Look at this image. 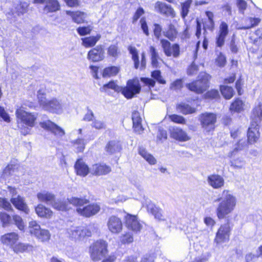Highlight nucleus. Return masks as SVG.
Returning a JSON list of instances; mask_svg holds the SVG:
<instances>
[{
	"mask_svg": "<svg viewBox=\"0 0 262 262\" xmlns=\"http://www.w3.org/2000/svg\"><path fill=\"white\" fill-rule=\"evenodd\" d=\"M214 202H219L215 209L218 220L227 219L226 222L220 226L214 238V242L216 245H220L230 240L233 225L228 218L236 207L237 199L230 190L224 189L222 192V196L216 199Z\"/></svg>",
	"mask_w": 262,
	"mask_h": 262,
	"instance_id": "1",
	"label": "nucleus"
},
{
	"mask_svg": "<svg viewBox=\"0 0 262 262\" xmlns=\"http://www.w3.org/2000/svg\"><path fill=\"white\" fill-rule=\"evenodd\" d=\"M90 199L83 197L73 196L70 198V202L76 208L77 212L81 216L89 218L97 214L101 209L97 203H90Z\"/></svg>",
	"mask_w": 262,
	"mask_h": 262,
	"instance_id": "2",
	"label": "nucleus"
},
{
	"mask_svg": "<svg viewBox=\"0 0 262 262\" xmlns=\"http://www.w3.org/2000/svg\"><path fill=\"white\" fill-rule=\"evenodd\" d=\"M109 252L108 244L103 239L94 241L89 246L88 253L91 260L98 262L106 256Z\"/></svg>",
	"mask_w": 262,
	"mask_h": 262,
	"instance_id": "3",
	"label": "nucleus"
},
{
	"mask_svg": "<svg viewBox=\"0 0 262 262\" xmlns=\"http://www.w3.org/2000/svg\"><path fill=\"white\" fill-rule=\"evenodd\" d=\"M15 114L20 122L25 125L19 128L21 134L23 136L28 135L30 133V128L35 125L37 116L34 113L27 112L21 108L16 110Z\"/></svg>",
	"mask_w": 262,
	"mask_h": 262,
	"instance_id": "4",
	"label": "nucleus"
},
{
	"mask_svg": "<svg viewBox=\"0 0 262 262\" xmlns=\"http://www.w3.org/2000/svg\"><path fill=\"white\" fill-rule=\"evenodd\" d=\"M211 76L206 73L200 74L198 79L186 84V88L196 94H203L210 86Z\"/></svg>",
	"mask_w": 262,
	"mask_h": 262,
	"instance_id": "5",
	"label": "nucleus"
},
{
	"mask_svg": "<svg viewBox=\"0 0 262 262\" xmlns=\"http://www.w3.org/2000/svg\"><path fill=\"white\" fill-rule=\"evenodd\" d=\"M199 121L202 128L206 133L213 132L216 127L217 114L212 112H204L199 115Z\"/></svg>",
	"mask_w": 262,
	"mask_h": 262,
	"instance_id": "6",
	"label": "nucleus"
},
{
	"mask_svg": "<svg viewBox=\"0 0 262 262\" xmlns=\"http://www.w3.org/2000/svg\"><path fill=\"white\" fill-rule=\"evenodd\" d=\"M141 86L137 78H133L127 81L126 85L122 87L121 92L127 99H132L140 93Z\"/></svg>",
	"mask_w": 262,
	"mask_h": 262,
	"instance_id": "7",
	"label": "nucleus"
},
{
	"mask_svg": "<svg viewBox=\"0 0 262 262\" xmlns=\"http://www.w3.org/2000/svg\"><path fill=\"white\" fill-rule=\"evenodd\" d=\"M107 226L111 233L118 234L122 231L123 224L120 217L117 215H113L108 217Z\"/></svg>",
	"mask_w": 262,
	"mask_h": 262,
	"instance_id": "8",
	"label": "nucleus"
},
{
	"mask_svg": "<svg viewBox=\"0 0 262 262\" xmlns=\"http://www.w3.org/2000/svg\"><path fill=\"white\" fill-rule=\"evenodd\" d=\"M70 237L72 239L80 241L92 236V232L86 226H78L71 230L69 233Z\"/></svg>",
	"mask_w": 262,
	"mask_h": 262,
	"instance_id": "9",
	"label": "nucleus"
},
{
	"mask_svg": "<svg viewBox=\"0 0 262 262\" xmlns=\"http://www.w3.org/2000/svg\"><path fill=\"white\" fill-rule=\"evenodd\" d=\"M259 126L256 122H252L247 132L248 144H254L260 138Z\"/></svg>",
	"mask_w": 262,
	"mask_h": 262,
	"instance_id": "10",
	"label": "nucleus"
},
{
	"mask_svg": "<svg viewBox=\"0 0 262 262\" xmlns=\"http://www.w3.org/2000/svg\"><path fill=\"white\" fill-rule=\"evenodd\" d=\"M160 42L164 53L167 56H173L178 57L180 55V47L178 44L174 43L171 45L169 41L162 39Z\"/></svg>",
	"mask_w": 262,
	"mask_h": 262,
	"instance_id": "11",
	"label": "nucleus"
},
{
	"mask_svg": "<svg viewBox=\"0 0 262 262\" xmlns=\"http://www.w3.org/2000/svg\"><path fill=\"white\" fill-rule=\"evenodd\" d=\"M170 138L179 142L189 141L191 138L182 128L172 126L169 129Z\"/></svg>",
	"mask_w": 262,
	"mask_h": 262,
	"instance_id": "12",
	"label": "nucleus"
},
{
	"mask_svg": "<svg viewBox=\"0 0 262 262\" xmlns=\"http://www.w3.org/2000/svg\"><path fill=\"white\" fill-rule=\"evenodd\" d=\"M40 104L49 112L55 113L60 114L62 111V107L59 102L56 99H52L50 100H39Z\"/></svg>",
	"mask_w": 262,
	"mask_h": 262,
	"instance_id": "13",
	"label": "nucleus"
},
{
	"mask_svg": "<svg viewBox=\"0 0 262 262\" xmlns=\"http://www.w3.org/2000/svg\"><path fill=\"white\" fill-rule=\"evenodd\" d=\"M40 126L45 130H49L54 135L62 137L64 135V130L50 120L40 122Z\"/></svg>",
	"mask_w": 262,
	"mask_h": 262,
	"instance_id": "14",
	"label": "nucleus"
},
{
	"mask_svg": "<svg viewBox=\"0 0 262 262\" xmlns=\"http://www.w3.org/2000/svg\"><path fill=\"white\" fill-rule=\"evenodd\" d=\"M105 57V51L102 45L97 46L88 53V58L93 62L102 60Z\"/></svg>",
	"mask_w": 262,
	"mask_h": 262,
	"instance_id": "15",
	"label": "nucleus"
},
{
	"mask_svg": "<svg viewBox=\"0 0 262 262\" xmlns=\"http://www.w3.org/2000/svg\"><path fill=\"white\" fill-rule=\"evenodd\" d=\"M111 166L103 163H96L92 165L91 174L93 176H101L106 175L111 172Z\"/></svg>",
	"mask_w": 262,
	"mask_h": 262,
	"instance_id": "16",
	"label": "nucleus"
},
{
	"mask_svg": "<svg viewBox=\"0 0 262 262\" xmlns=\"http://www.w3.org/2000/svg\"><path fill=\"white\" fill-rule=\"evenodd\" d=\"M125 224L128 229L136 232L140 231L142 228L137 215H135L127 214L125 217Z\"/></svg>",
	"mask_w": 262,
	"mask_h": 262,
	"instance_id": "17",
	"label": "nucleus"
},
{
	"mask_svg": "<svg viewBox=\"0 0 262 262\" xmlns=\"http://www.w3.org/2000/svg\"><path fill=\"white\" fill-rule=\"evenodd\" d=\"M10 202L13 204L14 207L26 214H29L30 210L25 202V199L21 196L18 195L16 197H12L10 199Z\"/></svg>",
	"mask_w": 262,
	"mask_h": 262,
	"instance_id": "18",
	"label": "nucleus"
},
{
	"mask_svg": "<svg viewBox=\"0 0 262 262\" xmlns=\"http://www.w3.org/2000/svg\"><path fill=\"white\" fill-rule=\"evenodd\" d=\"M228 33V25L225 21H222L216 38V43L217 47H221L224 45L225 38Z\"/></svg>",
	"mask_w": 262,
	"mask_h": 262,
	"instance_id": "19",
	"label": "nucleus"
},
{
	"mask_svg": "<svg viewBox=\"0 0 262 262\" xmlns=\"http://www.w3.org/2000/svg\"><path fill=\"white\" fill-rule=\"evenodd\" d=\"M74 167L76 174L82 177L86 176L90 171L89 166L81 158L76 160Z\"/></svg>",
	"mask_w": 262,
	"mask_h": 262,
	"instance_id": "20",
	"label": "nucleus"
},
{
	"mask_svg": "<svg viewBox=\"0 0 262 262\" xmlns=\"http://www.w3.org/2000/svg\"><path fill=\"white\" fill-rule=\"evenodd\" d=\"M132 119L134 132L138 134H142L144 128L142 124V118L140 114L138 111L133 112Z\"/></svg>",
	"mask_w": 262,
	"mask_h": 262,
	"instance_id": "21",
	"label": "nucleus"
},
{
	"mask_svg": "<svg viewBox=\"0 0 262 262\" xmlns=\"http://www.w3.org/2000/svg\"><path fill=\"white\" fill-rule=\"evenodd\" d=\"M128 50L132 55V59L134 62V66H139L140 63H141V66H146V61L144 52H143L141 54V59L140 61L139 52L135 47L129 46Z\"/></svg>",
	"mask_w": 262,
	"mask_h": 262,
	"instance_id": "22",
	"label": "nucleus"
},
{
	"mask_svg": "<svg viewBox=\"0 0 262 262\" xmlns=\"http://www.w3.org/2000/svg\"><path fill=\"white\" fill-rule=\"evenodd\" d=\"M105 151L108 155H113L120 152L122 149V145L118 140H113L108 141L104 148Z\"/></svg>",
	"mask_w": 262,
	"mask_h": 262,
	"instance_id": "23",
	"label": "nucleus"
},
{
	"mask_svg": "<svg viewBox=\"0 0 262 262\" xmlns=\"http://www.w3.org/2000/svg\"><path fill=\"white\" fill-rule=\"evenodd\" d=\"M207 181L209 185L214 189L221 188L225 184L223 178L218 174H212L208 176Z\"/></svg>",
	"mask_w": 262,
	"mask_h": 262,
	"instance_id": "24",
	"label": "nucleus"
},
{
	"mask_svg": "<svg viewBox=\"0 0 262 262\" xmlns=\"http://www.w3.org/2000/svg\"><path fill=\"white\" fill-rule=\"evenodd\" d=\"M19 239V235L14 232H9L1 237V241L4 244L11 248Z\"/></svg>",
	"mask_w": 262,
	"mask_h": 262,
	"instance_id": "25",
	"label": "nucleus"
},
{
	"mask_svg": "<svg viewBox=\"0 0 262 262\" xmlns=\"http://www.w3.org/2000/svg\"><path fill=\"white\" fill-rule=\"evenodd\" d=\"M155 9L160 13L173 17L175 16V12L170 6L161 2H157L155 4Z\"/></svg>",
	"mask_w": 262,
	"mask_h": 262,
	"instance_id": "26",
	"label": "nucleus"
},
{
	"mask_svg": "<svg viewBox=\"0 0 262 262\" xmlns=\"http://www.w3.org/2000/svg\"><path fill=\"white\" fill-rule=\"evenodd\" d=\"M245 103L239 98H235L231 103L229 111L231 113H239L244 110Z\"/></svg>",
	"mask_w": 262,
	"mask_h": 262,
	"instance_id": "27",
	"label": "nucleus"
},
{
	"mask_svg": "<svg viewBox=\"0 0 262 262\" xmlns=\"http://www.w3.org/2000/svg\"><path fill=\"white\" fill-rule=\"evenodd\" d=\"M37 197L39 201L52 205L55 201V195L48 191H43L37 194Z\"/></svg>",
	"mask_w": 262,
	"mask_h": 262,
	"instance_id": "28",
	"label": "nucleus"
},
{
	"mask_svg": "<svg viewBox=\"0 0 262 262\" xmlns=\"http://www.w3.org/2000/svg\"><path fill=\"white\" fill-rule=\"evenodd\" d=\"M35 210L38 216L41 217L50 219L53 214V212L51 209L42 204L37 205Z\"/></svg>",
	"mask_w": 262,
	"mask_h": 262,
	"instance_id": "29",
	"label": "nucleus"
},
{
	"mask_svg": "<svg viewBox=\"0 0 262 262\" xmlns=\"http://www.w3.org/2000/svg\"><path fill=\"white\" fill-rule=\"evenodd\" d=\"M220 98L219 91L215 89L206 91L202 95V98L208 101H216L220 100Z\"/></svg>",
	"mask_w": 262,
	"mask_h": 262,
	"instance_id": "30",
	"label": "nucleus"
},
{
	"mask_svg": "<svg viewBox=\"0 0 262 262\" xmlns=\"http://www.w3.org/2000/svg\"><path fill=\"white\" fill-rule=\"evenodd\" d=\"M66 14L70 16L73 20L77 24L84 23L86 17V14L85 13L80 11L73 12L66 11Z\"/></svg>",
	"mask_w": 262,
	"mask_h": 262,
	"instance_id": "31",
	"label": "nucleus"
},
{
	"mask_svg": "<svg viewBox=\"0 0 262 262\" xmlns=\"http://www.w3.org/2000/svg\"><path fill=\"white\" fill-rule=\"evenodd\" d=\"M70 205H72V203L70 202V199H68L67 201H62L55 199V202L52 203V206L57 210L66 211L71 208Z\"/></svg>",
	"mask_w": 262,
	"mask_h": 262,
	"instance_id": "32",
	"label": "nucleus"
},
{
	"mask_svg": "<svg viewBox=\"0 0 262 262\" xmlns=\"http://www.w3.org/2000/svg\"><path fill=\"white\" fill-rule=\"evenodd\" d=\"M71 146L76 153L82 152L84 149L85 143L82 138H78L71 141Z\"/></svg>",
	"mask_w": 262,
	"mask_h": 262,
	"instance_id": "33",
	"label": "nucleus"
},
{
	"mask_svg": "<svg viewBox=\"0 0 262 262\" xmlns=\"http://www.w3.org/2000/svg\"><path fill=\"white\" fill-rule=\"evenodd\" d=\"M11 248L15 253H19L32 250L33 246L31 245L23 243H16Z\"/></svg>",
	"mask_w": 262,
	"mask_h": 262,
	"instance_id": "34",
	"label": "nucleus"
},
{
	"mask_svg": "<svg viewBox=\"0 0 262 262\" xmlns=\"http://www.w3.org/2000/svg\"><path fill=\"white\" fill-rule=\"evenodd\" d=\"M219 88L222 95L225 99L229 100L233 97L234 91L232 87L226 85H221Z\"/></svg>",
	"mask_w": 262,
	"mask_h": 262,
	"instance_id": "35",
	"label": "nucleus"
},
{
	"mask_svg": "<svg viewBox=\"0 0 262 262\" xmlns=\"http://www.w3.org/2000/svg\"><path fill=\"white\" fill-rule=\"evenodd\" d=\"M59 8L60 5L57 0H48L46 2L43 12L46 13L53 12L58 10Z\"/></svg>",
	"mask_w": 262,
	"mask_h": 262,
	"instance_id": "36",
	"label": "nucleus"
},
{
	"mask_svg": "<svg viewBox=\"0 0 262 262\" xmlns=\"http://www.w3.org/2000/svg\"><path fill=\"white\" fill-rule=\"evenodd\" d=\"M101 35L97 34L96 36H90L82 38V44L85 48H90L94 46L100 39Z\"/></svg>",
	"mask_w": 262,
	"mask_h": 262,
	"instance_id": "37",
	"label": "nucleus"
},
{
	"mask_svg": "<svg viewBox=\"0 0 262 262\" xmlns=\"http://www.w3.org/2000/svg\"><path fill=\"white\" fill-rule=\"evenodd\" d=\"M260 19L258 17H247L245 19V26L239 27V29L246 30L253 28L259 24Z\"/></svg>",
	"mask_w": 262,
	"mask_h": 262,
	"instance_id": "38",
	"label": "nucleus"
},
{
	"mask_svg": "<svg viewBox=\"0 0 262 262\" xmlns=\"http://www.w3.org/2000/svg\"><path fill=\"white\" fill-rule=\"evenodd\" d=\"M138 152L150 165H155L157 163L155 158L151 154L148 153L145 148L140 147Z\"/></svg>",
	"mask_w": 262,
	"mask_h": 262,
	"instance_id": "39",
	"label": "nucleus"
},
{
	"mask_svg": "<svg viewBox=\"0 0 262 262\" xmlns=\"http://www.w3.org/2000/svg\"><path fill=\"white\" fill-rule=\"evenodd\" d=\"M177 108L179 109L181 113L184 115H188L194 113L196 111V108L192 107L185 103H181L177 106Z\"/></svg>",
	"mask_w": 262,
	"mask_h": 262,
	"instance_id": "40",
	"label": "nucleus"
},
{
	"mask_svg": "<svg viewBox=\"0 0 262 262\" xmlns=\"http://www.w3.org/2000/svg\"><path fill=\"white\" fill-rule=\"evenodd\" d=\"M147 210L149 213L154 216V217L156 220L158 221H163L164 220L163 218V216L161 212V209L155 205H152L149 206Z\"/></svg>",
	"mask_w": 262,
	"mask_h": 262,
	"instance_id": "41",
	"label": "nucleus"
},
{
	"mask_svg": "<svg viewBox=\"0 0 262 262\" xmlns=\"http://www.w3.org/2000/svg\"><path fill=\"white\" fill-rule=\"evenodd\" d=\"M149 52L152 66H158L159 64H160L162 60L160 58L158 53L155 48L152 46H150L149 48Z\"/></svg>",
	"mask_w": 262,
	"mask_h": 262,
	"instance_id": "42",
	"label": "nucleus"
},
{
	"mask_svg": "<svg viewBox=\"0 0 262 262\" xmlns=\"http://www.w3.org/2000/svg\"><path fill=\"white\" fill-rule=\"evenodd\" d=\"M119 241L121 245H128L134 242L133 235L129 232H126L121 234L120 236Z\"/></svg>",
	"mask_w": 262,
	"mask_h": 262,
	"instance_id": "43",
	"label": "nucleus"
},
{
	"mask_svg": "<svg viewBox=\"0 0 262 262\" xmlns=\"http://www.w3.org/2000/svg\"><path fill=\"white\" fill-rule=\"evenodd\" d=\"M29 229L30 233L35 237L41 229L40 225L35 221H32L29 222Z\"/></svg>",
	"mask_w": 262,
	"mask_h": 262,
	"instance_id": "44",
	"label": "nucleus"
},
{
	"mask_svg": "<svg viewBox=\"0 0 262 262\" xmlns=\"http://www.w3.org/2000/svg\"><path fill=\"white\" fill-rule=\"evenodd\" d=\"M177 33L174 26L172 24L169 25L167 31L164 32V35L171 41H173L177 37Z\"/></svg>",
	"mask_w": 262,
	"mask_h": 262,
	"instance_id": "45",
	"label": "nucleus"
},
{
	"mask_svg": "<svg viewBox=\"0 0 262 262\" xmlns=\"http://www.w3.org/2000/svg\"><path fill=\"white\" fill-rule=\"evenodd\" d=\"M36 237L42 242H46L50 240L51 234L48 230L41 229Z\"/></svg>",
	"mask_w": 262,
	"mask_h": 262,
	"instance_id": "46",
	"label": "nucleus"
},
{
	"mask_svg": "<svg viewBox=\"0 0 262 262\" xmlns=\"http://www.w3.org/2000/svg\"><path fill=\"white\" fill-rule=\"evenodd\" d=\"M244 85V80L242 75L241 74L238 75L237 80L235 83V88L237 91L239 96H241L244 93L243 87Z\"/></svg>",
	"mask_w": 262,
	"mask_h": 262,
	"instance_id": "47",
	"label": "nucleus"
},
{
	"mask_svg": "<svg viewBox=\"0 0 262 262\" xmlns=\"http://www.w3.org/2000/svg\"><path fill=\"white\" fill-rule=\"evenodd\" d=\"M192 3V0H186L185 2L181 4V14L183 19H184L188 15L189 9Z\"/></svg>",
	"mask_w": 262,
	"mask_h": 262,
	"instance_id": "48",
	"label": "nucleus"
},
{
	"mask_svg": "<svg viewBox=\"0 0 262 262\" xmlns=\"http://www.w3.org/2000/svg\"><path fill=\"white\" fill-rule=\"evenodd\" d=\"M28 4L26 2H19L16 6H15L14 11L18 15L24 14L27 12Z\"/></svg>",
	"mask_w": 262,
	"mask_h": 262,
	"instance_id": "49",
	"label": "nucleus"
},
{
	"mask_svg": "<svg viewBox=\"0 0 262 262\" xmlns=\"http://www.w3.org/2000/svg\"><path fill=\"white\" fill-rule=\"evenodd\" d=\"M118 67H107L104 69L103 76L108 77L115 76L118 73Z\"/></svg>",
	"mask_w": 262,
	"mask_h": 262,
	"instance_id": "50",
	"label": "nucleus"
},
{
	"mask_svg": "<svg viewBox=\"0 0 262 262\" xmlns=\"http://www.w3.org/2000/svg\"><path fill=\"white\" fill-rule=\"evenodd\" d=\"M169 119L173 123L181 124H185L186 121L182 116L177 114H172L169 116Z\"/></svg>",
	"mask_w": 262,
	"mask_h": 262,
	"instance_id": "51",
	"label": "nucleus"
},
{
	"mask_svg": "<svg viewBox=\"0 0 262 262\" xmlns=\"http://www.w3.org/2000/svg\"><path fill=\"white\" fill-rule=\"evenodd\" d=\"M245 147V142L242 139L237 141L235 145V147L230 152V156L232 157L235 155L237 152L243 149Z\"/></svg>",
	"mask_w": 262,
	"mask_h": 262,
	"instance_id": "52",
	"label": "nucleus"
},
{
	"mask_svg": "<svg viewBox=\"0 0 262 262\" xmlns=\"http://www.w3.org/2000/svg\"><path fill=\"white\" fill-rule=\"evenodd\" d=\"M13 220L17 227L21 231L25 229V225L22 218L18 215L15 214L12 216Z\"/></svg>",
	"mask_w": 262,
	"mask_h": 262,
	"instance_id": "53",
	"label": "nucleus"
},
{
	"mask_svg": "<svg viewBox=\"0 0 262 262\" xmlns=\"http://www.w3.org/2000/svg\"><path fill=\"white\" fill-rule=\"evenodd\" d=\"M119 54L120 52L117 45H112L107 49V54L110 56L116 58Z\"/></svg>",
	"mask_w": 262,
	"mask_h": 262,
	"instance_id": "54",
	"label": "nucleus"
},
{
	"mask_svg": "<svg viewBox=\"0 0 262 262\" xmlns=\"http://www.w3.org/2000/svg\"><path fill=\"white\" fill-rule=\"evenodd\" d=\"M0 220L3 227L9 225L11 221V216L6 212H0Z\"/></svg>",
	"mask_w": 262,
	"mask_h": 262,
	"instance_id": "55",
	"label": "nucleus"
},
{
	"mask_svg": "<svg viewBox=\"0 0 262 262\" xmlns=\"http://www.w3.org/2000/svg\"><path fill=\"white\" fill-rule=\"evenodd\" d=\"M151 77L156 80L160 84H165L166 81L162 78L161 72L159 70H155L151 72Z\"/></svg>",
	"mask_w": 262,
	"mask_h": 262,
	"instance_id": "56",
	"label": "nucleus"
},
{
	"mask_svg": "<svg viewBox=\"0 0 262 262\" xmlns=\"http://www.w3.org/2000/svg\"><path fill=\"white\" fill-rule=\"evenodd\" d=\"M140 81L143 83L144 85L148 86L149 88H154L155 86V81L148 77H141Z\"/></svg>",
	"mask_w": 262,
	"mask_h": 262,
	"instance_id": "57",
	"label": "nucleus"
},
{
	"mask_svg": "<svg viewBox=\"0 0 262 262\" xmlns=\"http://www.w3.org/2000/svg\"><path fill=\"white\" fill-rule=\"evenodd\" d=\"M236 72L230 73L228 76L224 79L223 83L226 84L233 83L236 80Z\"/></svg>",
	"mask_w": 262,
	"mask_h": 262,
	"instance_id": "58",
	"label": "nucleus"
},
{
	"mask_svg": "<svg viewBox=\"0 0 262 262\" xmlns=\"http://www.w3.org/2000/svg\"><path fill=\"white\" fill-rule=\"evenodd\" d=\"M92 28L89 26L88 27H82L77 28V31L79 35L81 36L89 34L91 33Z\"/></svg>",
	"mask_w": 262,
	"mask_h": 262,
	"instance_id": "59",
	"label": "nucleus"
},
{
	"mask_svg": "<svg viewBox=\"0 0 262 262\" xmlns=\"http://www.w3.org/2000/svg\"><path fill=\"white\" fill-rule=\"evenodd\" d=\"M92 126L96 129H102L105 128V123L101 121L95 120L93 121Z\"/></svg>",
	"mask_w": 262,
	"mask_h": 262,
	"instance_id": "60",
	"label": "nucleus"
},
{
	"mask_svg": "<svg viewBox=\"0 0 262 262\" xmlns=\"http://www.w3.org/2000/svg\"><path fill=\"white\" fill-rule=\"evenodd\" d=\"M14 170V165L13 164H8L3 170V174L4 176H9L12 174Z\"/></svg>",
	"mask_w": 262,
	"mask_h": 262,
	"instance_id": "61",
	"label": "nucleus"
},
{
	"mask_svg": "<svg viewBox=\"0 0 262 262\" xmlns=\"http://www.w3.org/2000/svg\"><path fill=\"white\" fill-rule=\"evenodd\" d=\"M0 117L6 122H10V118L8 114L6 112L4 108L0 106Z\"/></svg>",
	"mask_w": 262,
	"mask_h": 262,
	"instance_id": "62",
	"label": "nucleus"
},
{
	"mask_svg": "<svg viewBox=\"0 0 262 262\" xmlns=\"http://www.w3.org/2000/svg\"><path fill=\"white\" fill-rule=\"evenodd\" d=\"M253 115L259 120L262 119V108L261 105L256 106L253 111Z\"/></svg>",
	"mask_w": 262,
	"mask_h": 262,
	"instance_id": "63",
	"label": "nucleus"
},
{
	"mask_svg": "<svg viewBox=\"0 0 262 262\" xmlns=\"http://www.w3.org/2000/svg\"><path fill=\"white\" fill-rule=\"evenodd\" d=\"M230 136L234 139L238 138L241 134L239 128H233L230 131Z\"/></svg>",
	"mask_w": 262,
	"mask_h": 262,
	"instance_id": "64",
	"label": "nucleus"
}]
</instances>
